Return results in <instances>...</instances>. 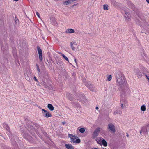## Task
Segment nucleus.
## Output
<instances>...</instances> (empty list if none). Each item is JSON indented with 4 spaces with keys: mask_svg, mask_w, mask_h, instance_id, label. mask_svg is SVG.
Here are the masks:
<instances>
[{
    "mask_svg": "<svg viewBox=\"0 0 149 149\" xmlns=\"http://www.w3.org/2000/svg\"><path fill=\"white\" fill-rule=\"evenodd\" d=\"M120 78L117 77V81L118 84L121 86L125 85L126 81L125 80L124 76L123 74H121Z\"/></svg>",
    "mask_w": 149,
    "mask_h": 149,
    "instance_id": "f257e3e1",
    "label": "nucleus"
},
{
    "mask_svg": "<svg viewBox=\"0 0 149 149\" xmlns=\"http://www.w3.org/2000/svg\"><path fill=\"white\" fill-rule=\"evenodd\" d=\"M72 143H76L77 144L79 143L80 142V139H79L77 136H74L71 139Z\"/></svg>",
    "mask_w": 149,
    "mask_h": 149,
    "instance_id": "f03ea898",
    "label": "nucleus"
},
{
    "mask_svg": "<svg viewBox=\"0 0 149 149\" xmlns=\"http://www.w3.org/2000/svg\"><path fill=\"white\" fill-rule=\"evenodd\" d=\"M42 112L43 114V116L45 117L48 118L52 116V115L49 112L45 109H42Z\"/></svg>",
    "mask_w": 149,
    "mask_h": 149,
    "instance_id": "7ed1b4c3",
    "label": "nucleus"
},
{
    "mask_svg": "<svg viewBox=\"0 0 149 149\" xmlns=\"http://www.w3.org/2000/svg\"><path fill=\"white\" fill-rule=\"evenodd\" d=\"M37 50L39 54V58L40 61L42 60V54L41 49L39 47H38Z\"/></svg>",
    "mask_w": 149,
    "mask_h": 149,
    "instance_id": "20e7f679",
    "label": "nucleus"
},
{
    "mask_svg": "<svg viewBox=\"0 0 149 149\" xmlns=\"http://www.w3.org/2000/svg\"><path fill=\"white\" fill-rule=\"evenodd\" d=\"M100 130V128H97L94 131L92 136L93 138H96L98 136V133Z\"/></svg>",
    "mask_w": 149,
    "mask_h": 149,
    "instance_id": "39448f33",
    "label": "nucleus"
},
{
    "mask_svg": "<svg viewBox=\"0 0 149 149\" xmlns=\"http://www.w3.org/2000/svg\"><path fill=\"white\" fill-rule=\"evenodd\" d=\"M148 132L147 128L146 127H144L142 128L141 130L140 131V133L141 135L146 134Z\"/></svg>",
    "mask_w": 149,
    "mask_h": 149,
    "instance_id": "423d86ee",
    "label": "nucleus"
},
{
    "mask_svg": "<svg viewBox=\"0 0 149 149\" xmlns=\"http://www.w3.org/2000/svg\"><path fill=\"white\" fill-rule=\"evenodd\" d=\"M109 129L111 132H115V127L114 125L112 124H109L108 125Z\"/></svg>",
    "mask_w": 149,
    "mask_h": 149,
    "instance_id": "0eeeda50",
    "label": "nucleus"
},
{
    "mask_svg": "<svg viewBox=\"0 0 149 149\" xmlns=\"http://www.w3.org/2000/svg\"><path fill=\"white\" fill-rule=\"evenodd\" d=\"M125 20L127 21H129L130 20V16L129 14L127 13H125Z\"/></svg>",
    "mask_w": 149,
    "mask_h": 149,
    "instance_id": "6e6552de",
    "label": "nucleus"
},
{
    "mask_svg": "<svg viewBox=\"0 0 149 149\" xmlns=\"http://www.w3.org/2000/svg\"><path fill=\"white\" fill-rule=\"evenodd\" d=\"M103 139L102 137H100L96 139V141L98 144L102 145V142Z\"/></svg>",
    "mask_w": 149,
    "mask_h": 149,
    "instance_id": "1a4fd4ad",
    "label": "nucleus"
},
{
    "mask_svg": "<svg viewBox=\"0 0 149 149\" xmlns=\"http://www.w3.org/2000/svg\"><path fill=\"white\" fill-rule=\"evenodd\" d=\"M74 32V31L72 29H68L66 30L65 33H73Z\"/></svg>",
    "mask_w": 149,
    "mask_h": 149,
    "instance_id": "9d476101",
    "label": "nucleus"
},
{
    "mask_svg": "<svg viewBox=\"0 0 149 149\" xmlns=\"http://www.w3.org/2000/svg\"><path fill=\"white\" fill-rule=\"evenodd\" d=\"M86 85L90 90H92V91H93V86L90 83H88Z\"/></svg>",
    "mask_w": 149,
    "mask_h": 149,
    "instance_id": "9b49d317",
    "label": "nucleus"
},
{
    "mask_svg": "<svg viewBox=\"0 0 149 149\" xmlns=\"http://www.w3.org/2000/svg\"><path fill=\"white\" fill-rule=\"evenodd\" d=\"M66 147L68 149H74V147L72 146V145L70 144H65V145Z\"/></svg>",
    "mask_w": 149,
    "mask_h": 149,
    "instance_id": "f8f14e48",
    "label": "nucleus"
},
{
    "mask_svg": "<svg viewBox=\"0 0 149 149\" xmlns=\"http://www.w3.org/2000/svg\"><path fill=\"white\" fill-rule=\"evenodd\" d=\"M47 107L50 111H52L54 110V108L52 105L51 104H48L47 105Z\"/></svg>",
    "mask_w": 149,
    "mask_h": 149,
    "instance_id": "ddd939ff",
    "label": "nucleus"
},
{
    "mask_svg": "<svg viewBox=\"0 0 149 149\" xmlns=\"http://www.w3.org/2000/svg\"><path fill=\"white\" fill-rule=\"evenodd\" d=\"M121 113L120 110L119 109L116 110L114 112V115H116L118 114H120Z\"/></svg>",
    "mask_w": 149,
    "mask_h": 149,
    "instance_id": "4468645a",
    "label": "nucleus"
},
{
    "mask_svg": "<svg viewBox=\"0 0 149 149\" xmlns=\"http://www.w3.org/2000/svg\"><path fill=\"white\" fill-rule=\"evenodd\" d=\"M141 109L142 111H145L146 109V106L144 105H142L141 107Z\"/></svg>",
    "mask_w": 149,
    "mask_h": 149,
    "instance_id": "2eb2a0df",
    "label": "nucleus"
},
{
    "mask_svg": "<svg viewBox=\"0 0 149 149\" xmlns=\"http://www.w3.org/2000/svg\"><path fill=\"white\" fill-rule=\"evenodd\" d=\"M3 127L6 128L7 130L9 131V127L8 125L6 123H4L3 125Z\"/></svg>",
    "mask_w": 149,
    "mask_h": 149,
    "instance_id": "dca6fc26",
    "label": "nucleus"
},
{
    "mask_svg": "<svg viewBox=\"0 0 149 149\" xmlns=\"http://www.w3.org/2000/svg\"><path fill=\"white\" fill-rule=\"evenodd\" d=\"M102 144L104 146H107V143L106 141L104 139L103 140H102Z\"/></svg>",
    "mask_w": 149,
    "mask_h": 149,
    "instance_id": "f3484780",
    "label": "nucleus"
},
{
    "mask_svg": "<svg viewBox=\"0 0 149 149\" xmlns=\"http://www.w3.org/2000/svg\"><path fill=\"white\" fill-rule=\"evenodd\" d=\"M61 55L63 56V58L65 59V60L66 61H69V60L68 58L64 54L61 53Z\"/></svg>",
    "mask_w": 149,
    "mask_h": 149,
    "instance_id": "a211bd4d",
    "label": "nucleus"
},
{
    "mask_svg": "<svg viewBox=\"0 0 149 149\" xmlns=\"http://www.w3.org/2000/svg\"><path fill=\"white\" fill-rule=\"evenodd\" d=\"M112 79V76L111 75H108L107 77V81H110Z\"/></svg>",
    "mask_w": 149,
    "mask_h": 149,
    "instance_id": "6ab92c4d",
    "label": "nucleus"
},
{
    "mask_svg": "<svg viewBox=\"0 0 149 149\" xmlns=\"http://www.w3.org/2000/svg\"><path fill=\"white\" fill-rule=\"evenodd\" d=\"M70 45L72 50L74 51L75 50V47L74 46L73 44L72 43V42L70 43Z\"/></svg>",
    "mask_w": 149,
    "mask_h": 149,
    "instance_id": "aec40b11",
    "label": "nucleus"
},
{
    "mask_svg": "<svg viewBox=\"0 0 149 149\" xmlns=\"http://www.w3.org/2000/svg\"><path fill=\"white\" fill-rule=\"evenodd\" d=\"M103 9L104 10H108V6L107 5H104L103 6Z\"/></svg>",
    "mask_w": 149,
    "mask_h": 149,
    "instance_id": "412c9836",
    "label": "nucleus"
},
{
    "mask_svg": "<svg viewBox=\"0 0 149 149\" xmlns=\"http://www.w3.org/2000/svg\"><path fill=\"white\" fill-rule=\"evenodd\" d=\"M79 131L81 133H83L85 132V130L84 128H82L79 129Z\"/></svg>",
    "mask_w": 149,
    "mask_h": 149,
    "instance_id": "4be33fe9",
    "label": "nucleus"
},
{
    "mask_svg": "<svg viewBox=\"0 0 149 149\" xmlns=\"http://www.w3.org/2000/svg\"><path fill=\"white\" fill-rule=\"evenodd\" d=\"M135 71L136 74L137 75H138L139 74V71L138 69H136L135 70Z\"/></svg>",
    "mask_w": 149,
    "mask_h": 149,
    "instance_id": "5701e85b",
    "label": "nucleus"
},
{
    "mask_svg": "<svg viewBox=\"0 0 149 149\" xmlns=\"http://www.w3.org/2000/svg\"><path fill=\"white\" fill-rule=\"evenodd\" d=\"M135 71L136 74L137 75H138L139 74V71L138 69H136L135 70Z\"/></svg>",
    "mask_w": 149,
    "mask_h": 149,
    "instance_id": "b1692460",
    "label": "nucleus"
},
{
    "mask_svg": "<svg viewBox=\"0 0 149 149\" xmlns=\"http://www.w3.org/2000/svg\"><path fill=\"white\" fill-rule=\"evenodd\" d=\"M70 3V2L69 1H66L64 2L63 4L64 5H68Z\"/></svg>",
    "mask_w": 149,
    "mask_h": 149,
    "instance_id": "393cba45",
    "label": "nucleus"
},
{
    "mask_svg": "<svg viewBox=\"0 0 149 149\" xmlns=\"http://www.w3.org/2000/svg\"><path fill=\"white\" fill-rule=\"evenodd\" d=\"M36 14L38 16V17L39 18H40V14H39V13L38 12H36Z\"/></svg>",
    "mask_w": 149,
    "mask_h": 149,
    "instance_id": "a878e982",
    "label": "nucleus"
},
{
    "mask_svg": "<svg viewBox=\"0 0 149 149\" xmlns=\"http://www.w3.org/2000/svg\"><path fill=\"white\" fill-rule=\"evenodd\" d=\"M68 135H69V137L71 139V138H72V137L74 136H73V135L71 134H69Z\"/></svg>",
    "mask_w": 149,
    "mask_h": 149,
    "instance_id": "bb28decb",
    "label": "nucleus"
},
{
    "mask_svg": "<svg viewBox=\"0 0 149 149\" xmlns=\"http://www.w3.org/2000/svg\"><path fill=\"white\" fill-rule=\"evenodd\" d=\"M72 43L73 44V45H75V46H76L77 45V43L75 42H72Z\"/></svg>",
    "mask_w": 149,
    "mask_h": 149,
    "instance_id": "cd10ccee",
    "label": "nucleus"
},
{
    "mask_svg": "<svg viewBox=\"0 0 149 149\" xmlns=\"http://www.w3.org/2000/svg\"><path fill=\"white\" fill-rule=\"evenodd\" d=\"M146 78L148 79V80L149 82V75H146Z\"/></svg>",
    "mask_w": 149,
    "mask_h": 149,
    "instance_id": "c85d7f7f",
    "label": "nucleus"
},
{
    "mask_svg": "<svg viewBox=\"0 0 149 149\" xmlns=\"http://www.w3.org/2000/svg\"><path fill=\"white\" fill-rule=\"evenodd\" d=\"M34 79L36 81H38L37 79H36V78L35 77H34Z\"/></svg>",
    "mask_w": 149,
    "mask_h": 149,
    "instance_id": "c756f323",
    "label": "nucleus"
},
{
    "mask_svg": "<svg viewBox=\"0 0 149 149\" xmlns=\"http://www.w3.org/2000/svg\"><path fill=\"white\" fill-rule=\"evenodd\" d=\"M121 107L122 108H123V104H121Z\"/></svg>",
    "mask_w": 149,
    "mask_h": 149,
    "instance_id": "7c9ffc66",
    "label": "nucleus"
},
{
    "mask_svg": "<svg viewBox=\"0 0 149 149\" xmlns=\"http://www.w3.org/2000/svg\"><path fill=\"white\" fill-rule=\"evenodd\" d=\"M146 1L149 4V0H146Z\"/></svg>",
    "mask_w": 149,
    "mask_h": 149,
    "instance_id": "2f4dec72",
    "label": "nucleus"
},
{
    "mask_svg": "<svg viewBox=\"0 0 149 149\" xmlns=\"http://www.w3.org/2000/svg\"><path fill=\"white\" fill-rule=\"evenodd\" d=\"M13 0L15 1H18L19 0Z\"/></svg>",
    "mask_w": 149,
    "mask_h": 149,
    "instance_id": "473e14b6",
    "label": "nucleus"
},
{
    "mask_svg": "<svg viewBox=\"0 0 149 149\" xmlns=\"http://www.w3.org/2000/svg\"><path fill=\"white\" fill-rule=\"evenodd\" d=\"M62 124H64L65 123V122H63L62 123Z\"/></svg>",
    "mask_w": 149,
    "mask_h": 149,
    "instance_id": "72a5a7b5",
    "label": "nucleus"
},
{
    "mask_svg": "<svg viewBox=\"0 0 149 149\" xmlns=\"http://www.w3.org/2000/svg\"><path fill=\"white\" fill-rule=\"evenodd\" d=\"M37 70H38V71H40V69H39V68L38 67V68Z\"/></svg>",
    "mask_w": 149,
    "mask_h": 149,
    "instance_id": "f704fd0d",
    "label": "nucleus"
},
{
    "mask_svg": "<svg viewBox=\"0 0 149 149\" xmlns=\"http://www.w3.org/2000/svg\"><path fill=\"white\" fill-rule=\"evenodd\" d=\"M92 149H99V148H92Z\"/></svg>",
    "mask_w": 149,
    "mask_h": 149,
    "instance_id": "c9c22d12",
    "label": "nucleus"
},
{
    "mask_svg": "<svg viewBox=\"0 0 149 149\" xmlns=\"http://www.w3.org/2000/svg\"><path fill=\"white\" fill-rule=\"evenodd\" d=\"M96 109H98V107H96Z\"/></svg>",
    "mask_w": 149,
    "mask_h": 149,
    "instance_id": "e433bc0d",
    "label": "nucleus"
},
{
    "mask_svg": "<svg viewBox=\"0 0 149 149\" xmlns=\"http://www.w3.org/2000/svg\"><path fill=\"white\" fill-rule=\"evenodd\" d=\"M127 137H128L129 136V135L127 133Z\"/></svg>",
    "mask_w": 149,
    "mask_h": 149,
    "instance_id": "4c0bfd02",
    "label": "nucleus"
},
{
    "mask_svg": "<svg viewBox=\"0 0 149 149\" xmlns=\"http://www.w3.org/2000/svg\"><path fill=\"white\" fill-rule=\"evenodd\" d=\"M74 61H75V62L76 63V59H75Z\"/></svg>",
    "mask_w": 149,
    "mask_h": 149,
    "instance_id": "58836bf2",
    "label": "nucleus"
}]
</instances>
